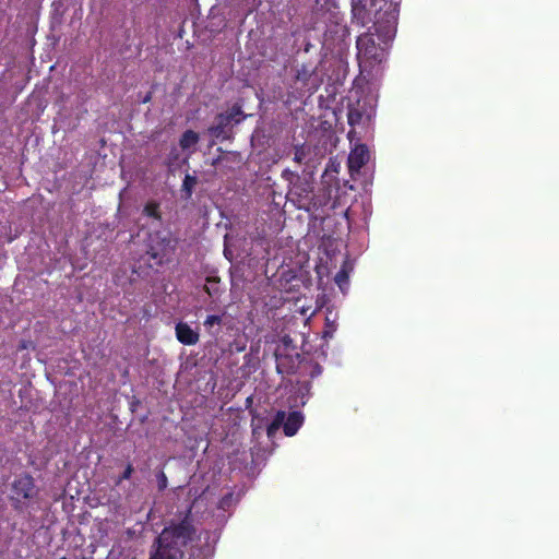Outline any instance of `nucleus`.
<instances>
[{
    "label": "nucleus",
    "mask_w": 559,
    "mask_h": 559,
    "mask_svg": "<svg viewBox=\"0 0 559 559\" xmlns=\"http://www.w3.org/2000/svg\"><path fill=\"white\" fill-rule=\"evenodd\" d=\"M352 13L361 26L372 23L356 40L359 66L372 68L386 57L389 44L395 37L399 10L389 0H352Z\"/></svg>",
    "instance_id": "1"
},
{
    "label": "nucleus",
    "mask_w": 559,
    "mask_h": 559,
    "mask_svg": "<svg viewBox=\"0 0 559 559\" xmlns=\"http://www.w3.org/2000/svg\"><path fill=\"white\" fill-rule=\"evenodd\" d=\"M39 488L34 477L28 473H22L10 484L9 500L13 510L21 513L38 501Z\"/></svg>",
    "instance_id": "2"
},
{
    "label": "nucleus",
    "mask_w": 559,
    "mask_h": 559,
    "mask_svg": "<svg viewBox=\"0 0 559 559\" xmlns=\"http://www.w3.org/2000/svg\"><path fill=\"white\" fill-rule=\"evenodd\" d=\"M292 201L296 203L298 209L306 211L317 210L322 204L313 194V182L307 178L297 179L288 191Z\"/></svg>",
    "instance_id": "3"
},
{
    "label": "nucleus",
    "mask_w": 559,
    "mask_h": 559,
    "mask_svg": "<svg viewBox=\"0 0 559 559\" xmlns=\"http://www.w3.org/2000/svg\"><path fill=\"white\" fill-rule=\"evenodd\" d=\"M174 250L173 239L169 233L156 231L150 236L147 254L151 259L163 263L164 258Z\"/></svg>",
    "instance_id": "4"
},
{
    "label": "nucleus",
    "mask_w": 559,
    "mask_h": 559,
    "mask_svg": "<svg viewBox=\"0 0 559 559\" xmlns=\"http://www.w3.org/2000/svg\"><path fill=\"white\" fill-rule=\"evenodd\" d=\"M369 162V150L365 144L357 145L348 155L347 164L349 173H359Z\"/></svg>",
    "instance_id": "5"
},
{
    "label": "nucleus",
    "mask_w": 559,
    "mask_h": 559,
    "mask_svg": "<svg viewBox=\"0 0 559 559\" xmlns=\"http://www.w3.org/2000/svg\"><path fill=\"white\" fill-rule=\"evenodd\" d=\"M177 340L183 345H195L199 342V333L188 323L179 322L175 328Z\"/></svg>",
    "instance_id": "6"
},
{
    "label": "nucleus",
    "mask_w": 559,
    "mask_h": 559,
    "mask_svg": "<svg viewBox=\"0 0 559 559\" xmlns=\"http://www.w3.org/2000/svg\"><path fill=\"white\" fill-rule=\"evenodd\" d=\"M304 424V415L301 412L294 411L288 414V416H285L284 423H283V430L285 436L293 437L297 433L299 428Z\"/></svg>",
    "instance_id": "7"
},
{
    "label": "nucleus",
    "mask_w": 559,
    "mask_h": 559,
    "mask_svg": "<svg viewBox=\"0 0 559 559\" xmlns=\"http://www.w3.org/2000/svg\"><path fill=\"white\" fill-rule=\"evenodd\" d=\"M230 122V117H227L225 114H218L215 117V123L210 127L209 131L215 138H221Z\"/></svg>",
    "instance_id": "8"
},
{
    "label": "nucleus",
    "mask_w": 559,
    "mask_h": 559,
    "mask_svg": "<svg viewBox=\"0 0 559 559\" xmlns=\"http://www.w3.org/2000/svg\"><path fill=\"white\" fill-rule=\"evenodd\" d=\"M314 73V68L304 63L300 66V68L297 69L295 79L296 81L301 82L304 86H308Z\"/></svg>",
    "instance_id": "9"
},
{
    "label": "nucleus",
    "mask_w": 559,
    "mask_h": 559,
    "mask_svg": "<svg viewBox=\"0 0 559 559\" xmlns=\"http://www.w3.org/2000/svg\"><path fill=\"white\" fill-rule=\"evenodd\" d=\"M199 134L193 130L185 131L179 140V145L182 150H188L199 142Z\"/></svg>",
    "instance_id": "10"
},
{
    "label": "nucleus",
    "mask_w": 559,
    "mask_h": 559,
    "mask_svg": "<svg viewBox=\"0 0 559 559\" xmlns=\"http://www.w3.org/2000/svg\"><path fill=\"white\" fill-rule=\"evenodd\" d=\"M143 214L145 216L154 218L158 222L162 221V212H160L159 203L154 200L146 202V204L143 207Z\"/></svg>",
    "instance_id": "11"
},
{
    "label": "nucleus",
    "mask_w": 559,
    "mask_h": 559,
    "mask_svg": "<svg viewBox=\"0 0 559 559\" xmlns=\"http://www.w3.org/2000/svg\"><path fill=\"white\" fill-rule=\"evenodd\" d=\"M198 183V179L195 176L187 174L183 178V182L181 186V192L186 199H190L193 192L195 185Z\"/></svg>",
    "instance_id": "12"
},
{
    "label": "nucleus",
    "mask_w": 559,
    "mask_h": 559,
    "mask_svg": "<svg viewBox=\"0 0 559 559\" xmlns=\"http://www.w3.org/2000/svg\"><path fill=\"white\" fill-rule=\"evenodd\" d=\"M219 284L221 280L218 277H207L204 290L212 298L218 297L221 294Z\"/></svg>",
    "instance_id": "13"
},
{
    "label": "nucleus",
    "mask_w": 559,
    "mask_h": 559,
    "mask_svg": "<svg viewBox=\"0 0 559 559\" xmlns=\"http://www.w3.org/2000/svg\"><path fill=\"white\" fill-rule=\"evenodd\" d=\"M284 419H285V412L278 411L276 413L274 419L272 420V423L266 428V433L269 437L274 435L280 429V427L283 426Z\"/></svg>",
    "instance_id": "14"
},
{
    "label": "nucleus",
    "mask_w": 559,
    "mask_h": 559,
    "mask_svg": "<svg viewBox=\"0 0 559 559\" xmlns=\"http://www.w3.org/2000/svg\"><path fill=\"white\" fill-rule=\"evenodd\" d=\"M309 153L310 147L307 146L306 144L296 145L294 152V162L300 165L306 163V158L309 155Z\"/></svg>",
    "instance_id": "15"
},
{
    "label": "nucleus",
    "mask_w": 559,
    "mask_h": 559,
    "mask_svg": "<svg viewBox=\"0 0 559 559\" xmlns=\"http://www.w3.org/2000/svg\"><path fill=\"white\" fill-rule=\"evenodd\" d=\"M336 329H337V324H336L335 319H330V317L326 316L325 317V326H324V330L322 332V337L324 340L332 338L334 332L336 331Z\"/></svg>",
    "instance_id": "16"
},
{
    "label": "nucleus",
    "mask_w": 559,
    "mask_h": 559,
    "mask_svg": "<svg viewBox=\"0 0 559 559\" xmlns=\"http://www.w3.org/2000/svg\"><path fill=\"white\" fill-rule=\"evenodd\" d=\"M134 473V467L131 463H128L123 469V472L117 477L115 480V485L119 486L122 481L129 480Z\"/></svg>",
    "instance_id": "17"
},
{
    "label": "nucleus",
    "mask_w": 559,
    "mask_h": 559,
    "mask_svg": "<svg viewBox=\"0 0 559 559\" xmlns=\"http://www.w3.org/2000/svg\"><path fill=\"white\" fill-rule=\"evenodd\" d=\"M156 481L158 491H164L167 488L168 479L164 471L160 469L156 473Z\"/></svg>",
    "instance_id": "18"
},
{
    "label": "nucleus",
    "mask_w": 559,
    "mask_h": 559,
    "mask_svg": "<svg viewBox=\"0 0 559 559\" xmlns=\"http://www.w3.org/2000/svg\"><path fill=\"white\" fill-rule=\"evenodd\" d=\"M242 109H241V106L239 105H234L228 112H226L225 115L227 117H230V121L235 120L236 122H239L240 121V116H242Z\"/></svg>",
    "instance_id": "19"
},
{
    "label": "nucleus",
    "mask_w": 559,
    "mask_h": 559,
    "mask_svg": "<svg viewBox=\"0 0 559 559\" xmlns=\"http://www.w3.org/2000/svg\"><path fill=\"white\" fill-rule=\"evenodd\" d=\"M282 178H284L286 181H288L292 187L294 181H297V179H300L301 177L298 174H296L289 169H285L282 173Z\"/></svg>",
    "instance_id": "20"
},
{
    "label": "nucleus",
    "mask_w": 559,
    "mask_h": 559,
    "mask_svg": "<svg viewBox=\"0 0 559 559\" xmlns=\"http://www.w3.org/2000/svg\"><path fill=\"white\" fill-rule=\"evenodd\" d=\"M221 323H222V317L216 316V314L207 316L204 321V325L209 329L212 328L213 325H219Z\"/></svg>",
    "instance_id": "21"
},
{
    "label": "nucleus",
    "mask_w": 559,
    "mask_h": 559,
    "mask_svg": "<svg viewBox=\"0 0 559 559\" xmlns=\"http://www.w3.org/2000/svg\"><path fill=\"white\" fill-rule=\"evenodd\" d=\"M335 282L340 286V288H343V284H346L348 282V274L345 270H341L335 275Z\"/></svg>",
    "instance_id": "22"
},
{
    "label": "nucleus",
    "mask_w": 559,
    "mask_h": 559,
    "mask_svg": "<svg viewBox=\"0 0 559 559\" xmlns=\"http://www.w3.org/2000/svg\"><path fill=\"white\" fill-rule=\"evenodd\" d=\"M361 120V114L358 110H349L348 112V123L350 126H355L359 123Z\"/></svg>",
    "instance_id": "23"
},
{
    "label": "nucleus",
    "mask_w": 559,
    "mask_h": 559,
    "mask_svg": "<svg viewBox=\"0 0 559 559\" xmlns=\"http://www.w3.org/2000/svg\"><path fill=\"white\" fill-rule=\"evenodd\" d=\"M322 372V368L319 364H316L313 370L311 371V377L314 378Z\"/></svg>",
    "instance_id": "24"
},
{
    "label": "nucleus",
    "mask_w": 559,
    "mask_h": 559,
    "mask_svg": "<svg viewBox=\"0 0 559 559\" xmlns=\"http://www.w3.org/2000/svg\"><path fill=\"white\" fill-rule=\"evenodd\" d=\"M153 98V92H147L144 97L141 99V103L142 104H147L152 100Z\"/></svg>",
    "instance_id": "25"
},
{
    "label": "nucleus",
    "mask_w": 559,
    "mask_h": 559,
    "mask_svg": "<svg viewBox=\"0 0 559 559\" xmlns=\"http://www.w3.org/2000/svg\"><path fill=\"white\" fill-rule=\"evenodd\" d=\"M231 497V495H227L225 497L222 498L221 500V506H224L225 503H227V500Z\"/></svg>",
    "instance_id": "26"
},
{
    "label": "nucleus",
    "mask_w": 559,
    "mask_h": 559,
    "mask_svg": "<svg viewBox=\"0 0 559 559\" xmlns=\"http://www.w3.org/2000/svg\"><path fill=\"white\" fill-rule=\"evenodd\" d=\"M277 371H278L280 373H282V372H283V371H282V369H281V366H280V365H277Z\"/></svg>",
    "instance_id": "27"
},
{
    "label": "nucleus",
    "mask_w": 559,
    "mask_h": 559,
    "mask_svg": "<svg viewBox=\"0 0 559 559\" xmlns=\"http://www.w3.org/2000/svg\"><path fill=\"white\" fill-rule=\"evenodd\" d=\"M62 559H66V558H62Z\"/></svg>",
    "instance_id": "28"
}]
</instances>
